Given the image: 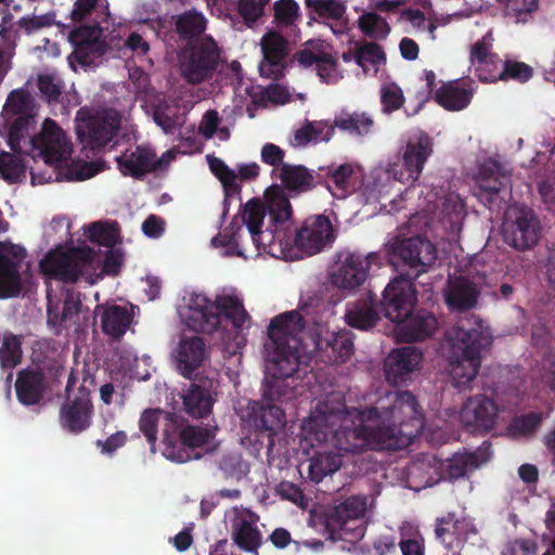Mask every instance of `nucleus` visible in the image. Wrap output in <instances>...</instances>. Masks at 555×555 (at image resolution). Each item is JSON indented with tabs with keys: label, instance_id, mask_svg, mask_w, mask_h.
<instances>
[{
	"label": "nucleus",
	"instance_id": "obj_1",
	"mask_svg": "<svg viewBox=\"0 0 555 555\" xmlns=\"http://www.w3.org/2000/svg\"><path fill=\"white\" fill-rule=\"evenodd\" d=\"M424 428L422 413L410 392H388L374 405L346 408L339 393L319 401L302 423V443L317 450L309 460L315 482L336 473L347 453L401 449Z\"/></svg>",
	"mask_w": 555,
	"mask_h": 555
},
{
	"label": "nucleus",
	"instance_id": "obj_2",
	"mask_svg": "<svg viewBox=\"0 0 555 555\" xmlns=\"http://www.w3.org/2000/svg\"><path fill=\"white\" fill-rule=\"evenodd\" d=\"M241 221L242 224L232 222L211 240L220 255L244 259L270 256L293 261L319 254L334 242L332 222L323 215L307 218L293 231V209L278 185L266 191L264 203L249 201Z\"/></svg>",
	"mask_w": 555,
	"mask_h": 555
},
{
	"label": "nucleus",
	"instance_id": "obj_3",
	"mask_svg": "<svg viewBox=\"0 0 555 555\" xmlns=\"http://www.w3.org/2000/svg\"><path fill=\"white\" fill-rule=\"evenodd\" d=\"M181 322L195 332L219 333L228 348H240L243 337L240 331L249 326V317L243 298L235 292L222 293L215 301L204 294L188 292L178 305Z\"/></svg>",
	"mask_w": 555,
	"mask_h": 555
},
{
	"label": "nucleus",
	"instance_id": "obj_4",
	"mask_svg": "<svg viewBox=\"0 0 555 555\" xmlns=\"http://www.w3.org/2000/svg\"><path fill=\"white\" fill-rule=\"evenodd\" d=\"M301 328V315L297 311L281 313L270 322L264 344V397L271 401L286 397L283 388L294 382L293 375L301 362L297 338Z\"/></svg>",
	"mask_w": 555,
	"mask_h": 555
},
{
	"label": "nucleus",
	"instance_id": "obj_5",
	"mask_svg": "<svg viewBox=\"0 0 555 555\" xmlns=\"http://www.w3.org/2000/svg\"><path fill=\"white\" fill-rule=\"evenodd\" d=\"M28 144L33 158L39 157L47 166L44 171L30 167L34 185L52 181H82L103 170L101 163L72 162L73 144L64 130L51 119L43 121L41 130Z\"/></svg>",
	"mask_w": 555,
	"mask_h": 555
},
{
	"label": "nucleus",
	"instance_id": "obj_6",
	"mask_svg": "<svg viewBox=\"0 0 555 555\" xmlns=\"http://www.w3.org/2000/svg\"><path fill=\"white\" fill-rule=\"evenodd\" d=\"M124 260L125 254L120 248L109 250L102 263L98 253L88 246H59L41 259L40 270L47 279L68 283L82 279L94 284L105 274H118Z\"/></svg>",
	"mask_w": 555,
	"mask_h": 555
},
{
	"label": "nucleus",
	"instance_id": "obj_7",
	"mask_svg": "<svg viewBox=\"0 0 555 555\" xmlns=\"http://www.w3.org/2000/svg\"><path fill=\"white\" fill-rule=\"evenodd\" d=\"M31 99L24 90L10 93L0 116V177L10 182L26 177L21 141L34 122Z\"/></svg>",
	"mask_w": 555,
	"mask_h": 555
},
{
	"label": "nucleus",
	"instance_id": "obj_8",
	"mask_svg": "<svg viewBox=\"0 0 555 555\" xmlns=\"http://www.w3.org/2000/svg\"><path fill=\"white\" fill-rule=\"evenodd\" d=\"M416 302L413 283L403 278L392 280L383 293L385 317L395 323V336L401 340H420L437 328L436 318L426 311L413 312Z\"/></svg>",
	"mask_w": 555,
	"mask_h": 555
},
{
	"label": "nucleus",
	"instance_id": "obj_9",
	"mask_svg": "<svg viewBox=\"0 0 555 555\" xmlns=\"http://www.w3.org/2000/svg\"><path fill=\"white\" fill-rule=\"evenodd\" d=\"M492 341L488 325L481 321H466L448 332L442 345L449 374L457 387L467 385L478 372L480 349Z\"/></svg>",
	"mask_w": 555,
	"mask_h": 555
},
{
	"label": "nucleus",
	"instance_id": "obj_10",
	"mask_svg": "<svg viewBox=\"0 0 555 555\" xmlns=\"http://www.w3.org/2000/svg\"><path fill=\"white\" fill-rule=\"evenodd\" d=\"M326 179L327 189L333 197L350 198L354 208H376L379 189L375 185L378 176L373 173V168L365 170L362 165L353 162L331 166Z\"/></svg>",
	"mask_w": 555,
	"mask_h": 555
},
{
	"label": "nucleus",
	"instance_id": "obj_11",
	"mask_svg": "<svg viewBox=\"0 0 555 555\" xmlns=\"http://www.w3.org/2000/svg\"><path fill=\"white\" fill-rule=\"evenodd\" d=\"M132 126L127 120H122L115 109H102L91 112L88 108H81L76 116L77 135L85 144L91 149L105 147L114 139V145H121L118 138L120 131H129L134 138Z\"/></svg>",
	"mask_w": 555,
	"mask_h": 555
},
{
	"label": "nucleus",
	"instance_id": "obj_12",
	"mask_svg": "<svg viewBox=\"0 0 555 555\" xmlns=\"http://www.w3.org/2000/svg\"><path fill=\"white\" fill-rule=\"evenodd\" d=\"M434 207L437 208L438 211L434 216H429L433 214L430 201L421 212L411 217L409 221L410 227L415 230L433 228L437 231H441L448 238L457 237L462 231L466 216V209L462 198L455 193H449L438 198Z\"/></svg>",
	"mask_w": 555,
	"mask_h": 555
},
{
	"label": "nucleus",
	"instance_id": "obj_13",
	"mask_svg": "<svg viewBox=\"0 0 555 555\" xmlns=\"http://www.w3.org/2000/svg\"><path fill=\"white\" fill-rule=\"evenodd\" d=\"M378 253L343 251L331 268L330 281L338 289L353 292L367 279L373 267H380Z\"/></svg>",
	"mask_w": 555,
	"mask_h": 555
},
{
	"label": "nucleus",
	"instance_id": "obj_14",
	"mask_svg": "<svg viewBox=\"0 0 555 555\" xmlns=\"http://www.w3.org/2000/svg\"><path fill=\"white\" fill-rule=\"evenodd\" d=\"M66 393V400L60 411V424L69 433H81L89 428L93 416L91 389L87 380L79 382L70 375Z\"/></svg>",
	"mask_w": 555,
	"mask_h": 555
},
{
	"label": "nucleus",
	"instance_id": "obj_15",
	"mask_svg": "<svg viewBox=\"0 0 555 555\" xmlns=\"http://www.w3.org/2000/svg\"><path fill=\"white\" fill-rule=\"evenodd\" d=\"M163 455L177 463H184L201 456L195 449L202 448L211 451L216 448L215 431L206 427H186L182 431H176L169 436V429L165 430L163 441Z\"/></svg>",
	"mask_w": 555,
	"mask_h": 555
},
{
	"label": "nucleus",
	"instance_id": "obj_16",
	"mask_svg": "<svg viewBox=\"0 0 555 555\" xmlns=\"http://www.w3.org/2000/svg\"><path fill=\"white\" fill-rule=\"evenodd\" d=\"M31 284L25 249L13 245L3 246L0 251V299L16 297L28 291Z\"/></svg>",
	"mask_w": 555,
	"mask_h": 555
},
{
	"label": "nucleus",
	"instance_id": "obj_17",
	"mask_svg": "<svg viewBox=\"0 0 555 555\" xmlns=\"http://www.w3.org/2000/svg\"><path fill=\"white\" fill-rule=\"evenodd\" d=\"M503 235L507 244L517 249L533 246L540 236V223L531 209L511 206L503 221Z\"/></svg>",
	"mask_w": 555,
	"mask_h": 555
},
{
	"label": "nucleus",
	"instance_id": "obj_18",
	"mask_svg": "<svg viewBox=\"0 0 555 555\" xmlns=\"http://www.w3.org/2000/svg\"><path fill=\"white\" fill-rule=\"evenodd\" d=\"M219 61V52L211 39H204L185 50L181 56L182 75L192 83L211 76Z\"/></svg>",
	"mask_w": 555,
	"mask_h": 555
},
{
	"label": "nucleus",
	"instance_id": "obj_19",
	"mask_svg": "<svg viewBox=\"0 0 555 555\" xmlns=\"http://www.w3.org/2000/svg\"><path fill=\"white\" fill-rule=\"evenodd\" d=\"M470 267L457 275L449 279L444 289V299L452 310H467L475 307L479 295V288L483 284V276L475 272Z\"/></svg>",
	"mask_w": 555,
	"mask_h": 555
},
{
	"label": "nucleus",
	"instance_id": "obj_20",
	"mask_svg": "<svg viewBox=\"0 0 555 555\" xmlns=\"http://www.w3.org/2000/svg\"><path fill=\"white\" fill-rule=\"evenodd\" d=\"M297 63L302 67L315 65L320 79L326 83H335L343 78L337 61L332 56L327 44L320 40H310L296 54Z\"/></svg>",
	"mask_w": 555,
	"mask_h": 555
},
{
	"label": "nucleus",
	"instance_id": "obj_21",
	"mask_svg": "<svg viewBox=\"0 0 555 555\" xmlns=\"http://www.w3.org/2000/svg\"><path fill=\"white\" fill-rule=\"evenodd\" d=\"M194 102L190 100L180 104H169L158 93H146L142 99V107L166 133H169L182 125L185 113L191 109Z\"/></svg>",
	"mask_w": 555,
	"mask_h": 555
},
{
	"label": "nucleus",
	"instance_id": "obj_22",
	"mask_svg": "<svg viewBox=\"0 0 555 555\" xmlns=\"http://www.w3.org/2000/svg\"><path fill=\"white\" fill-rule=\"evenodd\" d=\"M390 249L408 264L415 275L424 272L436 260V248L431 242L421 236L395 240Z\"/></svg>",
	"mask_w": 555,
	"mask_h": 555
},
{
	"label": "nucleus",
	"instance_id": "obj_23",
	"mask_svg": "<svg viewBox=\"0 0 555 555\" xmlns=\"http://www.w3.org/2000/svg\"><path fill=\"white\" fill-rule=\"evenodd\" d=\"M236 545L245 552L256 553L261 544L258 517L245 508H233L227 515Z\"/></svg>",
	"mask_w": 555,
	"mask_h": 555
},
{
	"label": "nucleus",
	"instance_id": "obj_24",
	"mask_svg": "<svg viewBox=\"0 0 555 555\" xmlns=\"http://www.w3.org/2000/svg\"><path fill=\"white\" fill-rule=\"evenodd\" d=\"M119 171L124 176L139 178L156 170V155L145 145L129 144L120 154L115 156Z\"/></svg>",
	"mask_w": 555,
	"mask_h": 555
},
{
	"label": "nucleus",
	"instance_id": "obj_25",
	"mask_svg": "<svg viewBox=\"0 0 555 555\" xmlns=\"http://www.w3.org/2000/svg\"><path fill=\"white\" fill-rule=\"evenodd\" d=\"M492 37L486 35L470 48L469 63L478 78L485 82L496 81L500 74V60L492 53Z\"/></svg>",
	"mask_w": 555,
	"mask_h": 555
},
{
	"label": "nucleus",
	"instance_id": "obj_26",
	"mask_svg": "<svg viewBox=\"0 0 555 555\" xmlns=\"http://www.w3.org/2000/svg\"><path fill=\"white\" fill-rule=\"evenodd\" d=\"M177 369L185 376L191 377L192 373L204 365L208 359V350L197 336L182 337L172 352Z\"/></svg>",
	"mask_w": 555,
	"mask_h": 555
},
{
	"label": "nucleus",
	"instance_id": "obj_27",
	"mask_svg": "<svg viewBox=\"0 0 555 555\" xmlns=\"http://www.w3.org/2000/svg\"><path fill=\"white\" fill-rule=\"evenodd\" d=\"M263 60L259 64L260 75L276 78L282 75L287 54V42L275 31H269L261 39Z\"/></svg>",
	"mask_w": 555,
	"mask_h": 555
},
{
	"label": "nucleus",
	"instance_id": "obj_28",
	"mask_svg": "<svg viewBox=\"0 0 555 555\" xmlns=\"http://www.w3.org/2000/svg\"><path fill=\"white\" fill-rule=\"evenodd\" d=\"M498 414V408L493 401L486 397L469 399L463 406L461 422L473 429H490Z\"/></svg>",
	"mask_w": 555,
	"mask_h": 555
},
{
	"label": "nucleus",
	"instance_id": "obj_29",
	"mask_svg": "<svg viewBox=\"0 0 555 555\" xmlns=\"http://www.w3.org/2000/svg\"><path fill=\"white\" fill-rule=\"evenodd\" d=\"M422 360V352L414 347L393 350L385 364L387 379L393 384L404 380L411 372L420 367Z\"/></svg>",
	"mask_w": 555,
	"mask_h": 555
},
{
	"label": "nucleus",
	"instance_id": "obj_30",
	"mask_svg": "<svg viewBox=\"0 0 555 555\" xmlns=\"http://www.w3.org/2000/svg\"><path fill=\"white\" fill-rule=\"evenodd\" d=\"M138 308L133 306H102L98 305L94 312L101 315V325L105 334L112 337H120L131 324Z\"/></svg>",
	"mask_w": 555,
	"mask_h": 555
},
{
	"label": "nucleus",
	"instance_id": "obj_31",
	"mask_svg": "<svg viewBox=\"0 0 555 555\" xmlns=\"http://www.w3.org/2000/svg\"><path fill=\"white\" fill-rule=\"evenodd\" d=\"M373 173L378 176V179L375 181L376 188L379 189L378 203L390 192L391 181L409 184L414 183L420 178L417 173H411L408 171L405 162L401 156L385 166L378 165L373 167Z\"/></svg>",
	"mask_w": 555,
	"mask_h": 555
},
{
	"label": "nucleus",
	"instance_id": "obj_32",
	"mask_svg": "<svg viewBox=\"0 0 555 555\" xmlns=\"http://www.w3.org/2000/svg\"><path fill=\"white\" fill-rule=\"evenodd\" d=\"M433 153L431 140L424 133L412 137L402 149L400 156L409 172L421 176L425 163Z\"/></svg>",
	"mask_w": 555,
	"mask_h": 555
},
{
	"label": "nucleus",
	"instance_id": "obj_33",
	"mask_svg": "<svg viewBox=\"0 0 555 555\" xmlns=\"http://www.w3.org/2000/svg\"><path fill=\"white\" fill-rule=\"evenodd\" d=\"M159 425H163L164 435L165 430L169 429L170 437H172V435L179 429L177 418L173 415L165 413L159 409H147L142 413L140 417V430L151 443L152 449H154L156 442L157 428ZM164 439L165 437L163 440Z\"/></svg>",
	"mask_w": 555,
	"mask_h": 555
},
{
	"label": "nucleus",
	"instance_id": "obj_34",
	"mask_svg": "<svg viewBox=\"0 0 555 555\" xmlns=\"http://www.w3.org/2000/svg\"><path fill=\"white\" fill-rule=\"evenodd\" d=\"M208 165L214 175L220 180L225 192L237 191V179H251L258 176L259 167L257 164L243 165L238 168V173L231 170L221 159L207 156Z\"/></svg>",
	"mask_w": 555,
	"mask_h": 555
},
{
	"label": "nucleus",
	"instance_id": "obj_35",
	"mask_svg": "<svg viewBox=\"0 0 555 555\" xmlns=\"http://www.w3.org/2000/svg\"><path fill=\"white\" fill-rule=\"evenodd\" d=\"M475 528L469 519H455L453 515L438 522L436 534L447 546L460 547Z\"/></svg>",
	"mask_w": 555,
	"mask_h": 555
},
{
	"label": "nucleus",
	"instance_id": "obj_36",
	"mask_svg": "<svg viewBox=\"0 0 555 555\" xmlns=\"http://www.w3.org/2000/svg\"><path fill=\"white\" fill-rule=\"evenodd\" d=\"M250 413L243 415V420L257 429L275 431L285 424L283 411L276 405L259 406L258 403H249Z\"/></svg>",
	"mask_w": 555,
	"mask_h": 555
},
{
	"label": "nucleus",
	"instance_id": "obj_37",
	"mask_svg": "<svg viewBox=\"0 0 555 555\" xmlns=\"http://www.w3.org/2000/svg\"><path fill=\"white\" fill-rule=\"evenodd\" d=\"M315 337L317 348L331 347L338 362H344L352 352L353 343L348 332H335L328 326H322L315 332Z\"/></svg>",
	"mask_w": 555,
	"mask_h": 555
},
{
	"label": "nucleus",
	"instance_id": "obj_38",
	"mask_svg": "<svg viewBox=\"0 0 555 555\" xmlns=\"http://www.w3.org/2000/svg\"><path fill=\"white\" fill-rule=\"evenodd\" d=\"M16 393L23 404L37 403L44 390V383L41 372L38 369H29L21 372L16 384Z\"/></svg>",
	"mask_w": 555,
	"mask_h": 555
},
{
	"label": "nucleus",
	"instance_id": "obj_39",
	"mask_svg": "<svg viewBox=\"0 0 555 555\" xmlns=\"http://www.w3.org/2000/svg\"><path fill=\"white\" fill-rule=\"evenodd\" d=\"M506 181L507 179L500 173L494 163L485 164L475 177V194L481 201H489Z\"/></svg>",
	"mask_w": 555,
	"mask_h": 555
},
{
	"label": "nucleus",
	"instance_id": "obj_40",
	"mask_svg": "<svg viewBox=\"0 0 555 555\" xmlns=\"http://www.w3.org/2000/svg\"><path fill=\"white\" fill-rule=\"evenodd\" d=\"M333 134L334 126L328 121H307L295 131L292 145L296 147H302L309 143L328 142Z\"/></svg>",
	"mask_w": 555,
	"mask_h": 555
},
{
	"label": "nucleus",
	"instance_id": "obj_41",
	"mask_svg": "<svg viewBox=\"0 0 555 555\" xmlns=\"http://www.w3.org/2000/svg\"><path fill=\"white\" fill-rule=\"evenodd\" d=\"M489 449L481 448L476 452L456 453L452 459L444 463V468L451 478H457L466 473L479 467L490 460Z\"/></svg>",
	"mask_w": 555,
	"mask_h": 555
},
{
	"label": "nucleus",
	"instance_id": "obj_42",
	"mask_svg": "<svg viewBox=\"0 0 555 555\" xmlns=\"http://www.w3.org/2000/svg\"><path fill=\"white\" fill-rule=\"evenodd\" d=\"M185 411L194 417H203L211 411L214 398L205 385H192L182 393Z\"/></svg>",
	"mask_w": 555,
	"mask_h": 555
},
{
	"label": "nucleus",
	"instance_id": "obj_43",
	"mask_svg": "<svg viewBox=\"0 0 555 555\" xmlns=\"http://www.w3.org/2000/svg\"><path fill=\"white\" fill-rule=\"evenodd\" d=\"M436 101L448 111H461L472 101L473 90L456 82L442 85L436 92Z\"/></svg>",
	"mask_w": 555,
	"mask_h": 555
},
{
	"label": "nucleus",
	"instance_id": "obj_44",
	"mask_svg": "<svg viewBox=\"0 0 555 555\" xmlns=\"http://www.w3.org/2000/svg\"><path fill=\"white\" fill-rule=\"evenodd\" d=\"M356 63L366 76H376L386 65V54L376 43H365L356 52Z\"/></svg>",
	"mask_w": 555,
	"mask_h": 555
},
{
	"label": "nucleus",
	"instance_id": "obj_45",
	"mask_svg": "<svg viewBox=\"0 0 555 555\" xmlns=\"http://www.w3.org/2000/svg\"><path fill=\"white\" fill-rule=\"evenodd\" d=\"M443 469L444 462L434 456H426L410 466L409 475L411 478L417 479L421 486L431 487L440 480Z\"/></svg>",
	"mask_w": 555,
	"mask_h": 555
},
{
	"label": "nucleus",
	"instance_id": "obj_46",
	"mask_svg": "<svg viewBox=\"0 0 555 555\" xmlns=\"http://www.w3.org/2000/svg\"><path fill=\"white\" fill-rule=\"evenodd\" d=\"M284 185L294 191H307L313 182L312 175L302 166L282 165L274 169Z\"/></svg>",
	"mask_w": 555,
	"mask_h": 555
},
{
	"label": "nucleus",
	"instance_id": "obj_47",
	"mask_svg": "<svg viewBox=\"0 0 555 555\" xmlns=\"http://www.w3.org/2000/svg\"><path fill=\"white\" fill-rule=\"evenodd\" d=\"M347 323L360 330H369L373 327L379 320L373 300H364L349 308L346 313Z\"/></svg>",
	"mask_w": 555,
	"mask_h": 555
},
{
	"label": "nucleus",
	"instance_id": "obj_48",
	"mask_svg": "<svg viewBox=\"0 0 555 555\" xmlns=\"http://www.w3.org/2000/svg\"><path fill=\"white\" fill-rule=\"evenodd\" d=\"M83 236L91 243L112 247L119 242V231L115 223L98 221L82 228Z\"/></svg>",
	"mask_w": 555,
	"mask_h": 555
},
{
	"label": "nucleus",
	"instance_id": "obj_49",
	"mask_svg": "<svg viewBox=\"0 0 555 555\" xmlns=\"http://www.w3.org/2000/svg\"><path fill=\"white\" fill-rule=\"evenodd\" d=\"M369 503L365 496H351L338 505L330 522L364 519Z\"/></svg>",
	"mask_w": 555,
	"mask_h": 555
},
{
	"label": "nucleus",
	"instance_id": "obj_50",
	"mask_svg": "<svg viewBox=\"0 0 555 555\" xmlns=\"http://www.w3.org/2000/svg\"><path fill=\"white\" fill-rule=\"evenodd\" d=\"M334 125L343 130L363 135L370 132L373 120L365 113L344 111L335 117Z\"/></svg>",
	"mask_w": 555,
	"mask_h": 555
},
{
	"label": "nucleus",
	"instance_id": "obj_51",
	"mask_svg": "<svg viewBox=\"0 0 555 555\" xmlns=\"http://www.w3.org/2000/svg\"><path fill=\"white\" fill-rule=\"evenodd\" d=\"M358 24L366 36L374 39H384L390 33V26L387 21L375 13L361 15Z\"/></svg>",
	"mask_w": 555,
	"mask_h": 555
},
{
	"label": "nucleus",
	"instance_id": "obj_52",
	"mask_svg": "<svg viewBox=\"0 0 555 555\" xmlns=\"http://www.w3.org/2000/svg\"><path fill=\"white\" fill-rule=\"evenodd\" d=\"M198 131L205 139H216L220 142L227 141L230 137L229 129L220 126L218 114L215 111L205 113L199 124Z\"/></svg>",
	"mask_w": 555,
	"mask_h": 555
},
{
	"label": "nucleus",
	"instance_id": "obj_53",
	"mask_svg": "<svg viewBox=\"0 0 555 555\" xmlns=\"http://www.w3.org/2000/svg\"><path fill=\"white\" fill-rule=\"evenodd\" d=\"M402 539L399 543L403 555H424L423 540L418 537L417 528L405 522L401 526Z\"/></svg>",
	"mask_w": 555,
	"mask_h": 555
},
{
	"label": "nucleus",
	"instance_id": "obj_54",
	"mask_svg": "<svg viewBox=\"0 0 555 555\" xmlns=\"http://www.w3.org/2000/svg\"><path fill=\"white\" fill-rule=\"evenodd\" d=\"M306 4L317 14L333 20H343L346 5L343 0H306Z\"/></svg>",
	"mask_w": 555,
	"mask_h": 555
},
{
	"label": "nucleus",
	"instance_id": "obj_55",
	"mask_svg": "<svg viewBox=\"0 0 555 555\" xmlns=\"http://www.w3.org/2000/svg\"><path fill=\"white\" fill-rule=\"evenodd\" d=\"M330 526L339 534L340 539L348 542H357L361 540L365 533L364 519L330 522Z\"/></svg>",
	"mask_w": 555,
	"mask_h": 555
},
{
	"label": "nucleus",
	"instance_id": "obj_56",
	"mask_svg": "<svg viewBox=\"0 0 555 555\" xmlns=\"http://www.w3.org/2000/svg\"><path fill=\"white\" fill-rule=\"evenodd\" d=\"M205 17L196 11L182 14L177 20V30L185 37L198 35L205 29Z\"/></svg>",
	"mask_w": 555,
	"mask_h": 555
},
{
	"label": "nucleus",
	"instance_id": "obj_57",
	"mask_svg": "<svg viewBox=\"0 0 555 555\" xmlns=\"http://www.w3.org/2000/svg\"><path fill=\"white\" fill-rule=\"evenodd\" d=\"M21 357L20 339L13 335H5L0 350L1 365L11 369L20 362Z\"/></svg>",
	"mask_w": 555,
	"mask_h": 555
},
{
	"label": "nucleus",
	"instance_id": "obj_58",
	"mask_svg": "<svg viewBox=\"0 0 555 555\" xmlns=\"http://www.w3.org/2000/svg\"><path fill=\"white\" fill-rule=\"evenodd\" d=\"M380 100L383 111L386 113H391L401 107L404 102V96L401 88L393 83H385L380 89Z\"/></svg>",
	"mask_w": 555,
	"mask_h": 555
},
{
	"label": "nucleus",
	"instance_id": "obj_59",
	"mask_svg": "<svg viewBox=\"0 0 555 555\" xmlns=\"http://www.w3.org/2000/svg\"><path fill=\"white\" fill-rule=\"evenodd\" d=\"M263 104L267 102L272 103L274 105H284L291 101H293L294 94L288 90L287 87L274 83L268 86L263 91H261Z\"/></svg>",
	"mask_w": 555,
	"mask_h": 555
},
{
	"label": "nucleus",
	"instance_id": "obj_60",
	"mask_svg": "<svg viewBox=\"0 0 555 555\" xmlns=\"http://www.w3.org/2000/svg\"><path fill=\"white\" fill-rule=\"evenodd\" d=\"M299 17V7L294 0H280L275 3V18L280 24L292 25Z\"/></svg>",
	"mask_w": 555,
	"mask_h": 555
},
{
	"label": "nucleus",
	"instance_id": "obj_61",
	"mask_svg": "<svg viewBox=\"0 0 555 555\" xmlns=\"http://www.w3.org/2000/svg\"><path fill=\"white\" fill-rule=\"evenodd\" d=\"M499 79H517L519 81L528 80L532 75V69L529 65L521 62H506L503 70L500 68Z\"/></svg>",
	"mask_w": 555,
	"mask_h": 555
},
{
	"label": "nucleus",
	"instance_id": "obj_62",
	"mask_svg": "<svg viewBox=\"0 0 555 555\" xmlns=\"http://www.w3.org/2000/svg\"><path fill=\"white\" fill-rule=\"evenodd\" d=\"M541 421V416L539 414L532 413L524 417L516 418L511 425L509 431L515 437H521L530 435L535 430L539 423Z\"/></svg>",
	"mask_w": 555,
	"mask_h": 555
},
{
	"label": "nucleus",
	"instance_id": "obj_63",
	"mask_svg": "<svg viewBox=\"0 0 555 555\" xmlns=\"http://www.w3.org/2000/svg\"><path fill=\"white\" fill-rule=\"evenodd\" d=\"M268 0H240L238 12L246 23L256 21Z\"/></svg>",
	"mask_w": 555,
	"mask_h": 555
},
{
	"label": "nucleus",
	"instance_id": "obj_64",
	"mask_svg": "<svg viewBox=\"0 0 555 555\" xmlns=\"http://www.w3.org/2000/svg\"><path fill=\"white\" fill-rule=\"evenodd\" d=\"M107 8L106 0H77L72 11V17L75 21H81L96 9L105 10Z\"/></svg>",
	"mask_w": 555,
	"mask_h": 555
}]
</instances>
